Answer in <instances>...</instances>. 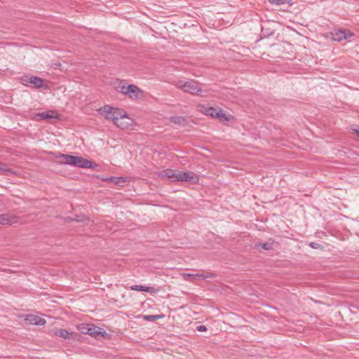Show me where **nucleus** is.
<instances>
[{
  "label": "nucleus",
  "mask_w": 359,
  "mask_h": 359,
  "mask_svg": "<svg viewBox=\"0 0 359 359\" xmlns=\"http://www.w3.org/2000/svg\"><path fill=\"white\" fill-rule=\"evenodd\" d=\"M97 111L106 120L113 121L116 126L122 129L131 125V119L128 118L127 113L123 109L106 104L99 108Z\"/></svg>",
  "instance_id": "f257e3e1"
},
{
  "label": "nucleus",
  "mask_w": 359,
  "mask_h": 359,
  "mask_svg": "<svg viewBox=\"0 0 359 359\" xmlns=\"http://www.w3.org/2000/svg\"><path fill=\"white\" fill-rule=\"evenodd\" d=\"M55 158L59 160L60 163L74 167L90 168L96 166L93 162L88 161L82 156H72L58 153L55 154Z\"/></svg>",
  "instance_id": "f03ea898"
},
{
  "label": "nucleus",
  "mask_w": 359,
  "mask_h": 359,
  "mask_svg": "<svg viewBox=\"0 0 359 359\" xmlns=\"http://www.w3.org/2000/svg\"><path fill=\"white\" fill-rule=\"evenodd\" d=\"M158 177L163 180L169 178H175V180H198L199 176L197 175L191 174L189 172H184L180 170H174L171 169H166L158 171L157 172Z\"/></svg>",
  "instance_id": "7ed1b4c3"
},
{
  "label": "nucleus",
  "mask_w": 359,
  "mask_h": 359,
  "mask_svg": "<svg viewBox=\"0 0 359 359\" xmlns=\"http://www.w3.org/2000/svg\"><path fill=\"white\" fill-rule=\"evenodd\" d=\"M175 85L177 88L191 95H197L202 91L200 83L194 80H179Z\"/></svg>",
  "instance_id": "20e7f679"
},
{
  "label": "nucleus",
  "mask_w": 359,
  "mask_h": 359,
  "mask_svg": "<svg viewBox=\"0 0 359 359\" xmlns=\"http://www.w3.org/2000/svg\"><path fill=\"white\" fill-rule=\"evenodd\" d=\"M22 82L24 85H31L32 86L36 88H43L44 86L43 79H42L40 77L32 75L23 76L22 77Z\"/></svg>",
  "instance_id": "39448f33"
},
{
  "label": "nucleus",
  "mask_w": 359,
  "mask_h": 359,
  "mask_svg": "<svg viewBox=\"0 0 359 359\" xmlns=\"http://www.w3.org/2000/svg\"><path fill=\"white\" fill-rule=\"evenodd\" d=\"M201 111L205 115L210 116L213 118H218L221 120L223 118L226 120L227 118L225 117V115L223 114L222 111L219 108H215L209 106H203L201 107Z\"/></svg>",
  "instance_id": "423d86ee"
},
{
  "label": "nucleus",
  "mask_w": 359,
  "mask_h": 359,
  "mask_svg": "<svg viewBox=\"0 0 359 359\" xmlns=\"http://www.w3.org/2000/svg\"><path fill=\"white\" fill-rule=\"evenodd\" d=\"M353 36V34L345 29H336L332 32V38L334 41H341L346 40Z\"/></svg>",
  "instance_id": "0eeeda50"
},
{
  "label": "nucleus",
  "mask_w": 359,
  "mask_h": 359,
  "mask_svg": "<svg viewBox=\"0 0 359 359\" xmlns=\"http://www.w3.org/2000/svg\"><path fill=\"white\" fill-rule=\"evenodd\" d=\"M25 320L31 325H43L46 324V320L44 318L33 314L27 315Z\"/></svg>",
  "instance_id": "6e6552de"
},
{
  "label": "nucleus",
  "mask_w": 359,
  "mask_h": 359,
  "mask_svg": "<svg viewBox=\"0 0 359 359\" xmlns=\"http://www.w3.org/2000/svg\"><path fill=\"white\" fill-rule=\"evenodd\" d=\"M18 222V217L11 214L0 215V224L11 225Z\"/></svg>",
  "instance_id": "1a4fd4ad"
},
{
  "label": "nucleus",
  "mask_w": 359,
  "mask_h": 359,
  "mask_svg": "<svg viewBox=\"0 0 359 359\" xmlns=\"http://www.w3.org/2000/svg\"><path fill=\"white\" fill-rule=\"evenodd\" d=\"M128 90L126 95L133 100H137L140 97L142 91L137 86L133 84H128Z\"/></svg>",
  "instance_id": "9d476101"
},
{
  "label": "nucleus",
  "mask_w": 359,
  "mask_h": 359,
  "mask_svg": "<svg viewBox=\"0 0 359 359\" xmlns=\"http://www.w3.org/2000/svg\"><path fill=\"white\" fill-rule=\"evenodd\" d=\"M53 335L60 337L65 339H70L73 336L72 332H69L67 330L62 328H54L51 330Z\"/></svg>",
  "instance_id": "9b49d317"
},
{
  "label": "nucleus",
  "mask_w": 359,
  "mask_h": 359,
  "mask_svg": "<svg viewBox=\"0 0 359 359\" xmlns=\"http://www.w3.org/2000/svg\"><path fill=\"white\" fill-rule=\"evenodd\" d=\"M216 276V275L213 273L203 271L201 273H196L192 275L191 281H196L197 280H205L206 278H213Z\"/></svg>",
  "instance_id": "f8f14e48"
},
{
  "label": "nucleus",
  "mask_w": 359,
  "mask_h": 359,
  "mask_svg": "<svg viewBox=\"0 0 359 359\" xmlns=\"http://www.w3.org/2000/svg\"><path fill=\"white\" fill-rule=\"evenodd\" d=\"M0 175H4L8 177H18L17 172L13 170L12 169L8 168L7 166L1 162H0Z\"/></svg>",
  "instance_id": "ddd939ff"
},
{
  "label": "nucleus",
  "mask_w": 359,
  "mask_h": 359,
  "mask_svg": "<svg viewBox=\"0 0 359 359\" xmlns=\"http://www.w3.org/2000/svg\"><path fill=\"white\" fill-rule=\"evenodd\" d=\"M86 327H88V328L86 331H83V334H88L95 337H97L99 334H101V332L97 330H100V328L94 326L93 325L87 324Z\"/></svg>",
  "instance_id": "4468645a"
},
{
  "label": "nucleus",
  "mask_w": 359,
  "mask_h": 359,
  "mask_svg": "<svg viewBox=\"0 0 359 359\" xmlns=\"http://www.w3.org/2000/svg\"><path fill=\"white\" fill-rule=\"evenodd\" d=\"M130 289L132 290H136V291H140V292H147L150 293H154L156 292V290L152 287H147V286H142V285H132L130 287Z\"/></svg>",
  "instance_id": "2eb2a0df"
},
{
  "label": "nucleus",
  "mask_w": 359,
  "mask_h": 359,
  "mask_svg": "<svg viewBox=\"0 0 359 359\" xmlns=\"http://www.w3.org/2000/svg\"><path fill=\"white\" fill-rule=\"evenodd\" d=\"M37 116L40 118V119H50V118H57L58 114L53 111L42 112L37 114Z\"/></svg>",
  "instance_id": "dca6fc26"
},
{
  "label": "nucleus",
  "mask_w": 359,
  "mask_h": 359,
  "mask_svg": "<svg viewBox=\"0 0 359 359\" xmlns=\"http://www.w3.org/2000/svg\"><path fill=\"white\" fill-rule=\"evenodd\" d=\"M170 119L172 123L176 125L184 126L186 123V119L183 116H172Z\"/></svg>",
  "instance_id": "f3484780"
},
{
  "label": "nucleus",
  "mask_w": 359,
  "mask_h": 359,
  "mask_svg": "<svg viewBox=\"0 0 359 359\" xmlns=\"http://www.w3.org/2000/svg\"><path fill=\"white\" fill-rule=\"evenodd\" d=\"M86 219H88L84 215H76L74 218H72L69 217H67L65 218L66 222H72V221H76V222H83Z\"/></svg>",
  "instance_id": "a211bd4d"
},
{
  "label": "nucleus",
  "mask_w": 359,
  "mask_h": 359,
  "mask_svg": "<svg viewBox=\"0 0 359 359\" xmlns=\"http://www.w3.org/2000/svg\"><path fill=\"white\" fill-rule=\"evenodd\" d=\"M116 89L124 95H127L128 90V85L123 84L122 82L117 86Z\"/></svg>",
  "instance_id": "6ab92c4d"
},
{
  "label": "nucleus",
  "mask_w": 359,
  "mask_h": 359,
  "mask_svg": "<svg viewBox=\"0 0 359 359\" xmlns=\"http://www.w3.org/2000/svg\"><path fill=\"white\" fill-rule=\"evenodd\" d=\"M163 316L161 315H147L144 316V318L148 321H155L158 319L162 318Z\"/></svg>",
  "instance_id": "aec40b11"
},
{
  "label": "nucleus",
  "mask_w": 359,
  "mask_h": 359,
  "mask_svg": "<svg viewBox=\"0 0 359 359\" xmlns=\"http://www.w3.org/2000/svg\"><path fill=\"white\" fill-rule=\"evenodd\" d=\"M102 180H127V178L126 177H123L111 176V177H109L102 178Z\"/></svg>",
  "instance_id": "412c9836"
},
{
  "label": "nucleus",
  "mask_w": 359,
  "mask_h": 359,
  "mask_svg": "<svg viewBox=\"0 0 359 359\" xmlns=\"http://www.w3.org/2000/svg\"><path fill=\"white\" fill-rule=\"evenodd\" d=\"M269 3L276 5H282L285 3V0H269Z\"/></svg>",
  "instance_id": "4be33fe9"
},
{
  "label": "nucleus",
  "mask_w": 359,
  "mask_h": 359,
  "mask_svg": "<svg viewBox=\"0 0 359 359\" xmlns=\"http://www.w3.org/2000/svg\"><path fill=\"white\" fill-rule=\"evenodd\" d=\"M262 247L263 249L268 250L271 248V244L269 243H265L262 245Z\"/></svg>",
  "instance_id": "5701e85b"
},
{
  "label": "nucleus",
  "mask_w": 359,
  "mask_h": 359,
  "mask_svg": "<svg viewBox=\"0 0 359 359\" xmlns=\"http://www.w3.org/2000/svg\"><path fill=\"white\" fill-rule=\"evenodd\" d=\"M87 324H81L79 327V330L83 333V331H86L88 327H86Z\"/></svg>",
  "instance_id": "b1692460"
},
{
  "label": "nucleus",
  "mask_w": 359,
  "mask_h": 359,
  "mask_svg": "<svg viewBox=\"0 0 359 359\" xmlns=\"http://www.w3.org/2000/svg\"><path fill=\"white\" fill-rule=\"evenodd\" d=\"M196 329L199 332H205L207 330V327L205 325H199L196 327Z\"/></svg>",
  "instance_id": "393cba45"
},
{
  "label": "nucleus",
  "mask_w": 359,
  "mask_h": 359,
  "mask_svg": "<svg viewBox=\"0 0 359 359\" xmlns=\"http://www.w3.org/2000/svg\"><path fill=\"white\" fill-rule=\"evenodd\" d=\"M309 245L313 249H317L320 247V245L318 243L314 242H311Z\"/></svg>",
  "instance_id": "a878e982"
},
{
  "label": "nucleus",
  "mask_w": 359,
  "mask_h": 359,
  "mask_svg": "<svg viewBox=\"0 0 359 359\" xmlns=\"http://www.w3.org/2000/svg\"><path fill=\"white\" fill-rule=\"evenodd\" d=\"M192 275L191 273H183V277L185 280H188V278H191L192 279Z\"/></svg>",
  "instance_id": "bb28decb"
},
{
  "label": "nucleus",
  "mask_w": 359,
  "mask_h": 359,
  "mask_svg": "<svg viewBox=\"0 0 359 359\" xmlns=\"http://www.w3.org/2000/svg\"><path fill=\"white\" fill-rule=\"evenodd\" d=\"M353 130L355 132V133L358 135L359 137V129H353Z\"/></svg>",
  "instance_id": "cd10ccee"
},
{
  "label": "nucleus",
  "mask_w": 359,
  "mask_h": 359,
  "mask_svg": "<svg viewBox=\"0 0 359 359\" xmlns=\"http://www.w3.org/2000/svg\"><path fill=\"white\" fill-rule=\"evenodd\" d=\"M126 182V181H119V180L116 181V182L117 184H118V183H120V182Z\"/></svg>",
  "instance_id": "c85d7f7f"
}]
</instances>
